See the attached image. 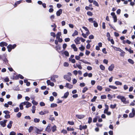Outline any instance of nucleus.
<instances>
[{"instance_id":"412c9836","label":"nucleus","mask_w":135,"mask_h":135,"mask_svg":"<svg viewBox=\"0 0 135 135\" xmlns=\"http://www.w3.org/2000/svg\"><path fill=\"white\" fill-rule=\"evenodd\" d=\"M22 0H21L16 1V2L15 3V7H16L18 5L20 4L22 2Z\"/></svg>"},{"instance_id":"f257e3e1","label":"nucleus","mask_w":135,"mask_h":135,"mask_svg":"<svg viewBox=\"0 0 135 135\" xmlns=\"http://www.w3.org/2000/svg\"><path fill=\"white\" fill-rule=\"evenodd\" d=\"M16 46L17 45L15 44L13 45L9 44L7 46V48L8 49V52H10L11 51L12 49H14Z\"/></svg>"},{"instance_id":"a211bd4d","label":"nucleus","mask_w":135,"mask_h":135,"mask_svg":"<svg viewBox=\"0 0 135 135\" xmlns=\"http://www.w3.org/2000/svg\"><path fill=\"white\" fill-rule=\"evenodd\" d=\"M135 115V113H132V112L130 113L129 115V117L130 118H132Z\"/></svg>"},{"instance_id":"e433bc0d","label":"nucleus","mask_w":135,"mask_h":135,"mask_svg":"<svg viewBox=\"0 0 135 135\" xmlns=\"http://www.w3.org/2000/svg\"><path fill=\"white\" fill-rule=\"evenodd\" d=\"M32 103L33 105H37L38 104V103L37 102H36L34 100H32Z\"/></svg>"},{"instance_id":"c85d7f7f","label":"nucleus","mask_w":135,"mask_h":135,"mask_svg":"<svg viewBox=\"0 0 135 135\" xmlns=\"http://www.w3.org/2000/svg\"><path fill=\"white\" fill-rule=\"evenodd\" d=\"M120 52H121V53H120V55L121 56H122V57L124 56V54L125 53V52L122 50H121Z\"/></svg>"},{"instance_id":"09e8293b","label":"nucleus","mask_w":135,"mask_h":135,"mask_svg":"<svg viewBox=\"0 0 135 135\" xmlns=\"http://www.w3.org/2000/svg\"><path fill=\"white\" fill-rule=\"evenodd\" d=\"M67 46V44L66 43H64L62 45V48L64 50H65Z\"/></svg>"},{"instance_id":"774afa93","label":"nucleus","mask_w":135,"mask_h":135,"mask_svg":"<svg viewBox=\"0 0 135 135\" xmlns=\"http://www.w3.org/2000/svg\"><path fill=\"white\" fill-rule=\"evenodd\" d=\"M16 133L14 131H12L10 132L9 135H16Z\"/></svg>"},{"instance_id":"4c0bfd02","label":"nucleus","mask_w":135,"mask_h":135,"mask_svg":"<svg viewBox=\"0 0 135 135\" xmlns=\"http://www.w3.org/2000/svg\"><path fill=\"white\" fill-rule=\"evenodd\" d=\"M33 129V126H30L28 129V131L29 133L31 132L32 131Z\"/></svg>"},{"instance_id":"a19ab883","label":"nucleus","mask_w":135,"mask_h":135,"mask_svg":"<svg viewBox=\"0 0 135 135\" xmlns=\"http://www.w3.org/2000/svg\"><path fill=\"white\" fill-rule=\"evenodd\" d=\"M94 18H89L88 20L89 22L93 23L94 22Z\"/></svg>"},{"instance_id":"f704fd0d","label":"nucleus","mask_w":135,"mask_h":135,"mask_svg":"<svg viewBox=\"0 0 135 135\" xmlns=\"http://www.w3.org/2000/svg\"><path fill=\"white\" fill-rule=\"evenodd\" d=\"M88 89V88L86 87H84L83 89L82 92L83 93H84L86 92Z\"/></svg>"},{"instance_id":"20e7f679","label":"nucleus","mask_w":135,"mask_h":135,"mask_svg":"<svg viewBox=\"0 0 135 135\" xmlns=\"http://www.w3.org/2000/svg\"><path fill=\"white\" fill-rule=\"evenodd\" d=\"M64 78L69 82H70L71 80V77L67 75H64Z\"/></svg>"},{"instance_id":"6e6d98bb","label":"nucleus","mask_w":135,"mask_h":135,"mask_svg":"<svg viewBox=\"0 0 135 135\" xmlns=\"http://www.w3.org/2000/svg\"><path fill=\"white\" fill-rule=\"evenodd\" d=\"M102 51L103 52L104 54H107V52L106 51V48H103L102 49Z\"/></svg>"},{"instance_id":"9d476101","label":"nucleus","mask_w":135,"mask_h":135,"mask_svg":"<svg viewBox=\"0 0 135 135\" xmlns=\"http://www.w3.org/2000/svg\"><path fill=\"white\" fill-rule=\"evenodd\" d=\"M114 67V64H112L110 66H109L108 68V70L110 71H112L113 70Z\"/></svg>"},{"instance_id":"c756f323","label":"nucleus","mask_w":135,"mask_h":135,"mask_svg":"<svg viewBox=\"0 0 135 135\" xmlns=\"http://www.w3.org/2000/svg\"><path fill=\"white\" fill-rule=\"evenodd\" d=\"M85 9L86 10H92L93 9V8L92 7H90L89 6H86L85 7Z\"/></svg>"},{"instance_id":"864d4df0","label":"nucleus","mask_w":135,"mask_h":135,"mask_svg":"<svg viewBox=\"0 0 135 135\" xmlns=\"http://www.w3.org/2000/svg\"><path fill=\"white\" fill-rule=\"evenodd\" d=\"M76 65L77 66V67H78L79 69H82V67L81 66V65H78V63H77L76 64Z\"/></svg>"},{"instance_id":"8fccbe9b","label":"nucleus","mask_w":135,"mask_h":135,"mask_svg":"<svg viewBox=\"0 0 135 135\" xmlns=\"http://www.w3.org/2000/svg\"><path fill=\"white\" fill-rule=\"evenodd\" d=\"M45 131H47L48 132L50 133L51 131V129H50V128L47 127L45 128Z\"/></svg>"},{"instance_id":"7ed1b4c3","label":"nucleus","mask_w":135,"mask_h":135,"mask_svg":"<svg viewBox=\"0 0 135 135\" xmlns=\"http://www.w3.org/2000/svg\"><path fill=\"white\" fill-rule=\"evenodd\" d=\"M59 76L57 75H53L50 77V79L54 82H56V81L55 78H57Z\"/></svg>"},{"instance_id":"e2e57ef3","label":"nucleus","mask_w":135,"mask_h":135,"mask_svg":"<svg viewBox=\"0 0 135 135\" xmlns=\"http://www.w3.org/2000/svg\"><path fill=\"white\" fill-rule=\"evenodd\" d=\"M61 132L63 133L64 134H66L67 133V132L66 130L63 129L61 131Z\"/></svg>"},{"instance_id":"393cba45","label":"nucleus","mask_w":135,"mask_h":135,"mask_svg":"<svg viewBox=\"0 0 135 135\" xmlns=\"http://www.w3.org/2000/svg\"><path fill=\"white\" fill-rule=\"evenodd\" d=\"M117 106V104H116L114 105L111 104L110 106V107L112 109H114Z\"/></svg>"},{"instance_id":"37998d69","label":"nucleus","mask_w":135,"mask_h":135,"mask_svg":"<svg viewBox=\"0 0 135 135\" xmlns=\"http://www.w3.org/2000/svg\"><path fill=\"white\" fill-rule=\"evenodd\" d=\"M35 128L36 129V133L37 134H40V130L39 129L37 128L36 127H35Z\"/></svg>"},{"instance_id":"ddd939ff","label":"nucleus","mask_w":135,"mask_h":135,"mask_svg":"<svg viewBox=\"0 0 135 135\" xmlns=\"http://www.w3.org/2000/svg\"><path fill=\"white\" fill-rule=\"evenodd\" d=\"M2 60L4 62V63L7 65H10L8 63V61L6 57H5L3 59H2Z\"/></svg>"},{"instance_id":"603ef678","label":"nucleus","mask_w":135,"mask_h":135,"mask_svg":"<svg viewBox=\"0 0 135 135\" xmlns=\"http://www.w3.org/2000/svg\"><path fill=\"white\" fill-rule=\"evenodd\" d=\"M40 105L41 106L43 107L45 106V104L44 102H41L40 103Z\"/></svg>"},{"instance_id":"423d86ee","label":"nucleus","mask_w":135,"mask_h":135,"mask_svg":"<svg viewBox=\"0 0 135 135\" xmlns=\"http://www.w3.org/2000/svg\"><path fill=\"white\" fill-rule=\"evenodd\" d=\"M73 85L70 84L68 83H66V85L65 86V87L69 89H71L73 88Z\"/></svg>"},{"instance_id":"9b49d317","label":"nucleus","mask_w":135,"mask_h":135,"mask_svg":"<svg viewBox=\"0 0 135 135\" xmlns=\"http://www.w3.org/2000/svg\"><path fill=\"white\" fill-rule=\"evenodd\" d=\"M55 48L56 50L58 51L59 52H60L58 51L59 50H60L61 49L62 47L61 46V45L59 44L56 46Z\"/></svg>"},{"instance_id":"bf43d9fd","label":"nucleus","mask_w":135,"mask_h":135,"mask_svg":"<svg viewBox=\"0 0 135 135\" xmlns=\"http://www.w3.org/2000/svg\"><path fill=\"white\" fill-rule=\"evenodd\" d=\"M64 66L65 67H68L69 66V64L67 62H65L64 63Z\"/></svg>"},{"instance_id":"c9c22d12","label":"nucleus","mask_w":135,"mask_h":135,"mask_svg":"<svg viewBox=\"0 0 135 135\" xmlns=\"http://www.w3.org/2000/svg\"><path fill=\"white\" fill-rule=\"evenodd\" d=\"M99 67L100 69L102 70H104L105 69V67L103 65L101 64L100 66Z\"/></svg>"},{"instance_id":"052dcab7","label":"nucleus","mask_w":135,"mask_h":135,"mask_svg":"<svg viewBox=\"0 0 135 135\" xmlns=\"http://www.w3.org/2000/svg\"><path fill=\"white\" fill-rule=\"evenodd\" d=\"M3 113L6 114H9L10 112L8 110H4L3 112Z\"/></svg>"},{"instance_id":"6ab92c4d","label":"nucleus","mask_w":135,"mask_h":135,"mask_svg":"<svg viewBox=\"0 0 135 135\" xmlns=\"http://www.w3.org/2000/svg\"><path fill=\"white\" fill-rule=\"evenodd\" d=\"M79 49L81 51H83L85 49V47L82 45H81V46L79 47Z\"/></svg>"},{"instance_id":"5fc2aeb1","label":"nucleus","mask_w":135,"mask_h":135,"mask_svg":"<svg viewBox=\"0 0 135 135\" xmlns=\"http://www.w3.org/2000/svg\"><path fill=\"white\" fill-rule=\"evenodd\" d=\"M50 35L54 37H56L55 33L54 32H51L50 33Z\"/></svg>"},{"instance_id":"a878e982","label":"nucleus","mask_w":135,"mask_h":135,"mask_svg":"<svg viewBox=\"0 0 135 135\" xmlns=\"http://www.w3.org/2000/svg\"><path fill=\"white\" fill-rule=\"evenodd\" d=\"M78 32L76 30H75L74 32L72 35V36L74 37L76 35H77L78 34Z\"/></svg>"},{"instance_id":"c03bdc74","label":"nucleus","mask_w":135,"mask_h":135,"mask_svg":"<svg viewBox=\"0 0 135 135\" xmlns=\"http://www.w3.org/2000/svg\"><path fill=\"white\" fill-rule=\"evenodd\" d=\"M68 123L71 125H73L74 124V122L73 121H68Z\"/></svg>"},{"instance_id":"a18cd8bd","label":"nucleus","mask_w":135,"mask_h":135,"mask_svg":"<svg viewBox=\"0 0 135 135\" xmlns=\"http://www.w3.org/2000/svg\"><path fill=\"white\" fill-rule=\"evenodd\" d=\"M87 14L88 16H92L93 15V13H92V12L90 11L88 12L87 13Z\"/></svg>"},{"instance_id":"ea45409f","label":"nucleus","mask_w":135,"mask_h":135,"mask_svg":"<svg viewBox=\"0 0 135 135\" xmlns=\"http://www.w3.org/2000/svg\"><path fill=\"white\" fill-rule=\"evenodd\" d=\"M93 4L94 5H95V6H96L98 7L99 6V4L96 1L94 0V1Z\"/></svg>"},{"instance_id":"5701e85b","label":"nucleus","mask_w":135,"mask_h":135,"mask_svg":"<svg viewBox=\"0 0 135 135\" xmlns=\"http://www.w3.org/2000/svg\"><path fill=\"white\" fill-rule=\"evenodd\" d=\"M128 61L129 62L132 64H133L134 63L132 59H128Z\"/></svg>"},{"instance_id":"69168bd1","label":"nucleus","mask_w":135,"mask_h":135,"mask_svg":"<svg viewBox=\"0 0 135 135\" xmlns=\"http://www.w3.org/2000/svg\"><path fill=\"white\" fill-rule=\"evenodd\" d=\"M19 108L18 107H17L14 109V111L15 112H17L19 111Z\"/></svg>"},{"instance_id":"2f4dec72","label":"nucleus","mask_w":135,"mask_h":135,"mask_svg":"<svg viewBox=\"0 0 135 135\" xmlns=\"http://www.w3.org/2000/svg\"><path fill=\"white\" fill-rule=\"evenodd\" d=\"M97 98V97L96 96H94L93 97V98H92L91 100V101L92 102H95Z\"/></svg>"},{"instance_id":"13d9d810","label":"nucleus","mask_w":135,"mask_h":135,"mask_svg":"<svg viewBox=\"0 0 135 135\" xmlns=\"http://www.w3.org/2000/svg\"><path fill=\"white\" fill-rule=\"evenodd\" d=\"M21 115L22 113L20 112H18L17 114V116L18 118H20L21 116Z\"/></svg>"},{"instance_id":"4468645a","label":"nucleus","mask_w":135,"mask_h":135,"mask_svg":"<svg viewBox=\"0 0 135 135\" xmlns=\"http://www.w3.org/2000/svg\"><path fill=\"white\" fill-rule=\"evenodd\" d=\"M87 125H85V126H82L81 125H80L79 126V129L81 131L83 129H86L87 128Z\"/></svg>"},{"instance_id":"f03ea898","label":"nucleus","mask_w":135,"mask_h":135,"mask_svg":"<svg viewBox=\"0 0 135 135\" xmlns=\"http://www.w3.org/2000/svg\"><path fill=\"white\" fill-rule=\"evenodd\" d=\"M117 98L118 99H120L121 102H122L123 103L126 101V99L125 97L121 95H118L117 97Z\"/></svg>"},{"instance_id":"f8f14e48","label":"nucleus","mask_w":135,"mask_h":135,"mask_svg":"<svg viewBox=\"0 0 135 135\" xmlns=\"http://www.w3.org/2000/svg\"><path fill=\"white\" fill-rule=\"evenodd\" d=\"M69 95V93L68 91H67L64 93V95L61 97V98L64 99H66L68 97Z\"/></svg>"},{"instance_id":"6e6552de","label":"nucleus","mask_w":135,"mask_h":135,"mask_svg":"<svg viewBox=\"0 0 135 135\" xmlns=\"http://www.w3.org/2000/svg\"><path fill=\"white\" fill-rule=\"evenodd\" d=\"M62 9H59L56 12V15L57 16H60V15L62 14Z\"/></svg>"},{"instance_id":"3c124183","label":"nucleus","mask_w":135,"mask_h":135,"mask_svg":"<svg viewBox=\"0 0 135 135\" xmlns=\"http://www.w3.org/2000/svg\"><path fill=\"white\" fill-rule=\"evenodd\" d=\"M4 81L6 82H8L9 80V79L7 76L4 79Z\"/></svg>"},{"instance_id":"680f3d73","label":"nucleus","mask_w":135,"mask_h":135,"mask_svg":"<svg viewBox=\"0 0 135 135\" xmlns=\"http://www.w3.org/2000/svg\"><path fill=\"white\" fill-rule=\"evenodd\" d=\"M92 118L91 117H89L88 118V122L89 124H90L92 122Z\"/></svg>"},{"instance_id":"4be33fe9","label":"nucleus","mask_w":135,"mask_h":135,"mask_svg":"<svg viewBox=\"0 0 135 135\" xmlns=\"http://www.w3.org/2000/svg\"><path fill=\"white\" fill-rule=\"evenodd\" d=\"M0 124L3 127H5L6 125V124L3 122V121H0Z\"/></svg>"},{"instance_id":"cd10ccee","label":"nucleus","mask_w":135,"mask_h":135,"mask_svg":"<svg viewBox=\"0 0 135 135\" xmlns=\"http://www.w3.org/2000/svg\"><path fill=\"white\" fill-rule=\"evenodd\" d=\"M93 23L94 26L95 27H97L98 26V24L97 22L95 21H94Z\"/></svg>"},{"instance_id":"0e129e2a","label":"nucleus","mask_w":135,"mask_h":135,"mask_svg":"<svg viewBox=\"0 0 135 135\" xmlns=\"http://www.w3.org/2000/svg\"><path fill=\"white\" fill-rule=\"evenodd\" d=\"M94 36L92 35H90L89 37V39L90 40L93 39H94Z\"/></svg>"},{"instance_id":"1a4fd4ad","label":"nucleus","mask_w":135,"mask_h":135,"mask_svg":"<svg viewBox=\"0 0 135 135\" xmlns=\"http://www.w3.org/2000/svg\"><path fill=\"white\" fill-rule=\"evenodd\" d=\"M80 37H77L75 39L74 41L76 44H78L80 43Z\"/></svg>"},{"instance_id":"338daca9","label":"nucleus","mask_w":135,"mask_h":135,"mask_svg":"<svg viewBox=\"0 0 135 135\" xmlns=\"http://www.w3.org/2000/svg\"><path fill=\"white\" fill-rule=\"evenodd\" d=\"M54 99V98L53 96H51L50 97L49 100L50 101L52 102Z\"/></svg>"},{"instance_id":"49530a36","label":"nucleus","mask_w":135,"mask_h":135,"mask_svg":"<svg viewBox=\"0 0 135 135\" xmlns=\"http://www.w3.org/2000/svg\"><path fill=\"white\" fill-rule=\"evenodd\" d=\"M107 97L109 100H111L113 98L112 95H111L110 94H108Z\"/></svg>"},{"instance_id":"aec40b11","label":"nucleus","mask_w":135,"mask_h":135,"mask_svg":"<svg viewBox=\"0 0 135 135\" xmlns=\"http://www.w3.org/2000/svg\"><path fill=\"white\" fill-rule=\"evenodd\" d=\"M52 131L53 132H55L56 130V125H54L51 128Z\"/></svg>"},{"instance_id":"de8ad7c7","label":"nucleus","mask_w":135,"mask_h":135,"mask_svg":"<svg viewBox=\"0 0 135 135\" xmlns=\"http://www.w3.org/2000/svg\"><path fill=\"white\" fill-rule=\"evenodd\" d=\"M23 105L21 103L19 105V107L20 109L21 110H22L23 109Z\"/></svg>"},{"instance_id":"4d7b16f0","label":"nucleus","mask_w":135,"mask_h":135,"mask_svg":"<svg viewBox=\"0 0 135 135\" xmlns=\"http://www.w3.org/2000/svg\"><path fill=\"white\" fill-rule=\"evenodd\" d=\"M100 98L102 99H105L107 98V96L106 95H103L101 96Z\"/></svg>"},{"instance_id":"473e14b6","label":"nucleus","mask_w":135,"mask_h":135,"mask_svg":"<svg viewBox=\"0 0 135 135\" xmlns=\"http://www.w3.org/2000/svg\"><path fill=\"white\" fill-rule=\"evenodd\" d=\"M33 121L35 123H38L40 121V119L39 118H35Z\"/></svg>"},{"instance_id":"79ce46f5","label":"nucleus","mask_w":135,"mask_h":135,"mask_svg":"<svg viewBox=\"0 0 135 135\" xmlns=\"http://www.w3.org/2000/svg\"><path fill=\"white\" fill-rule=\"evenodd\" d=\"M67 130L68 131H74V129L73 128H70L69 127H67Z\"/></svg>"},{"instance_id":"f3484780","label":"nucleus","mask_w":135,"mask_h":135,"mask_svg":"<svg viewBox=\"0 0 135 135\" xmlns=\"http://www.w3.org/2000/svg\"><path fill=\"white\" fill-rule=\"evenodd\" d=\"M61 35V32H58L56 35V38L57 39L60 38V37Z\"/></svg>"},{"instance_id":"2eb2a0df","label":"nucleus","mask_w":135,"mask_h":135,"mask_svg":"<svg viewBox=\"0 0 135 135\" xmlns=\"http://www.w3.org/2000/svg\"><path fill=\"white\" fill-rule=\"evenodd\" d=\"M76 117L80 119H81L85 117L84 115L81 114V115H78L77 114L76 115Z\"/></svg>"},{"instance_id":"b1692460","label":"nucleus","mask_w":135,"mask_h":135,"mask_svg":"<svg viewBox=\"0 0 135 135\" xmlns=\"http://www.w3.org/2000/svg\"><path fill=\"white\" fill-rule=\"evenodd\" d=\"M57 105L56 103H53L51 104L50 107L51 108H54L57 106Z\"/></svg>"},{"instance_id":"bb28decb","label":"nucleus","mask_w":135,"mask_h":135,"mask_svg":"<svg viewBox=\"0 0 135 135\" xmlns=\"http://www.w3.org/2000/svg\"><path fill=\"white\" fill-rule=\"evenodd\" d=\"M115 84L117 85H121L122 84V83L121 82L118 81H116L115 82Z\"/></svg>"},{"instance_id":"58836bf2","label":"nucleus","mask_w":135,"mask_h":135,"mask_svg":"<svg viewBox=\"0 0 135 135\" xmlns=\"http://www.w3.org/2000/svg\"><path fill=\"white\" fill-rule=\"evenodd\" d=\"M97 89L100 91H101L102 89V88L101 86L98 85L97 87Z\"/></svg>"},{"instance_id":"39448f33","label":"nucleus","mask_w":135,"mask_h":135,"mask_svg":"<svg viewBox=\"0 0 135 135\" xmlns=\"http://www.w3.org/2000/svg\"><path fill=\"white\" fill-rule=\"evenodd\" d=\"M8 45V44L5 42L2 41L0 42V46L1 47L7 46Z\"/></svg>"},{"instance_id":"dca6fc26","label":"nucleus","mask_w":135,"mask_h":135,"mask_svg":"<svg viewBox=\"0 0 135 135\" xmlns=\"http://www.w3.org/2000/svg\"><path fill=\"white\" fill-rule=\"evenodd\" d=\"M13 123L12 121L11 120L10 121L9 123L8 124V125H7V127L9 129H10L12 127V124Z\"/></svg>"},{"instance_id":"72a5a7b5","label":"nucleus","mask_w":135,"mask_h":135,"mask_svg":"<svg viewBox=\"0 0 135 135\" xmlns=\"http://www.w3.org/2000/svg\"><path fill=\"white\" fill-rule=\"evenodd\" d=\"M109 87L113 89H116L117 88V87L116 86H114L113 85H109Z\"/></svg>"},{"instance_id":"0eeeda50","label":"nucleus","mask_w":135,"mask_h":135,"mask_svg":"<svg viewBox=\"0 0 135 135\" xmlns=\"http://www.w3.org/2000/svg\"><path fill=\"white\" fill-rule=\"evenodd\" d=\"M61 52L62 54H64L66 56L68 57L69 56V52L67 51H65L64 52H63L62 51H60Z\"/></svg>"},{"instance_id":"7c9ffc66","label":"nucleus","mask_w":135,"mask_h":135,"mask_svg":"<svg viewBox=\"0 0 135 135\" xmlns=\"http://www.w3.org/2000/svg\"><path fill=\"white\" fill-rule=\"evenodd\" d=\"M21 103L23 105H26V106H27L28 104H30L29 102L28 101H25Z\"/></svg>"}]
</instances>
